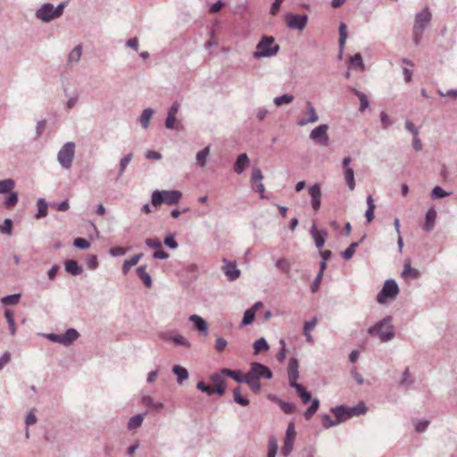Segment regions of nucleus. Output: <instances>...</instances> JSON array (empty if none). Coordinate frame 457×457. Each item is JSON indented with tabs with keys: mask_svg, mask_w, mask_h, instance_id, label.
<instances>
[{
	"mask_svg": "<svg viewBox=\"0 0 457 457\" xmlns=\"http://www.w3.org/2000/svg\"><path fill=\"white\" fill-rule=\"evenodd\" d=\"M391 316H386L368 329V334L371 337L378 336L381 342L392 340L395 336V328L392 323Z\"/></svg>",
	"mask_w": 457,
	"mask_h": 457,
	"instance_id": "nucleus-1",
	"label": "nucleus"
},
{
	"mask_svg": "<svg viewBox=\"0 0 457 457\" xmlns=\"http://www.w3.org/2000/svg\"><path fill=\"white\" fill-rule=\"evenodd\" d=\"M431 20L432 13L428 6L416 13L412 28V40L416 46L420 43L424 30L430 24Z\"/></svg>",
	"mask_w": 457,
	"mask_h": 457,
	"instance_id": "nucleus-2",
	"label": "nucleus"
},
{
	"mask_svg": "<svg viewBox=\"0 0 457 457\" xmlns=\"http://www.w3.org/2000/svg\"><path fill=\"white\" fill-rule=\"evenodd\" d=\"M274 41L273 37L263 35L256 46V50L253 54V57L259 59L276 55L280 47L278 44H274Z\"/></svg>",
	"mask_w": 457,
	"mask_h": 457,
	"instance_id": "nucleus-3",
	"label": "nucleus"
},
{
	"mask_svg": "<svg viewBox=\"0 0 457 457\" xmlns=\"http://www.w3.org/2000/svg\"><path fill=\"white\" fill-rule=\"evenodd\" d=\"M182 197L179 190H155L152 194L151 203L154 207H158L162 204L169 205L176 204Z\"/></svg>",
	"mask_w": 457,
	"mask_h": 457,
	"instance_id": "nucleus-4",
	"label": "nucleus"
},
{
	"mask_svg": "<svg viewBox=\"0 0 457 457\" xmlns=\"http://www.w3.org/2000/svg\"><path fill=\"white\" fill-rule=\"evenodd\" d=\"M74 156L75 144L73 142H67L59 150L57 160L63 169L70 170L71 168Z\"/></svg>",
	"mask_w": 457,
	"mask_h": 457,
	"instance_id": "nucleus-5",
	"label": "nucleus"
},
{
	"mask_svg": "<svg viewBox=\"0 0 457 457\" xmlns=\"http://www.w3.org/2000/svg\"><path fill=\"white\" fill-rule=\"evenodd\" d=\"M399 294V287L395 279L389 278L386 280L382 289L377 295V301L379 303H386L387 299H395Z\"/></svg>",
	"mask_w": 457,
	"mask_h": 457,
	"instance_id": "nucleus-6",
	"label": "nucleus"
},
{
	"mask_svg": "<svg viewBox=\"0 0 457 457\" xmlns=\"http://www.w3.org/2000/svg\"><path fill=\"white\" fill-rule=\"evenodd\" d=\"M245 376L256 380H260L261 378L271 379L273 374L268 366L260 362H252L250 370L245 373Z\"/></svg>",
	"mask_w": 457,
	"mask_h": 457,
	"instance_id": "nucleus-7",
	"label": "nucleus"
},
{
	"mask_svg": "<svg viewBox=\"0 0 457 457\" xmlns=\"http://www.w3.org/2000/svg\"><path fill=\"white\" fill-rule=\"evenodd\" d=\"M328 125L320 124L310 133V138L321 146H328L330 140L328 135Z\"/></svg>",
	"mask_w": 457,
	"mask_h": 457,
	"instance_id": "nucleus-8",
	"label": "nucleus"
},
{
	"mask_svg": "<svg viewBox=\"0 0 457 457\" xmlns=\"http://www.w3.org/2000/svg\"><path fill=\"white\" fill-rule=\"evenodd\" d=\"M285 21L288 28L303 30L306 27L308 16L306 14L287 13L285 16Z\"/></svg>",
	"mask_w": 457,
	"mask_h": 457,
	"instance_id": "nucleus-9",
	"label": "nucleus"
},
{
	"mask_svg": "<svg viewBox=\"0 0 457 457\" xmlns=\"http://www.w3.org/2000/svg\"><path fill=\"white\" fill-rule=\"evenodd\" d=\"M221 270L229 281H235L241 273L235 262H230L226 259L223 260Z\"/></svg>",
	"mask_w": 457,
	"mask_h": 457,
	"instance_id": "nucleus-10",
	"label": "nucleus"
},
{
	"mask_svg": "<svg viewBox=\"0 0 457 457\" xmlns=\"http://www.w3.org/2000/svg\"><path fill=\"white\" fill-rule=\"evenodd\" d=\"M53 12V4L50 3H46L42 4L38 10H37L35 16L37 19L44 22H50L52 20L54 19V15Z\"/></svg>",
	"mask_w": 457,
	"mask_h": 457,
	"instance_id": "nucleus-11",
	"label": "nucleus"
},
{
	"mask_svg": "<svg viewBox=\"0 0 457 457\" xmlns=\"http://www.w3.org/2000/svg\"><path fill=\"white\" fill-rule=\"evenodd\" d=\"M299 363L298 360L295 357H292L289 360L287 366V375H288V384L292 386L296 384L297 379L299 378Z\"/></svg>",
	"mask_w": 457,
	"mask_h": 457,
	"instance_id": "nucleus-12",
	"label": "nucleus"
},
{
	"mask_svg": "<svg viewBox=\"0 0 457 457\" xmlns=\"http://www.w3.org/2000/svg\"><path fill=\"white\" fill-rule=\"evenodd\" d=\"M309 194L312 197V207L314 211H318L320 208L321 204V188L319 184H314L309 187Z\"/></svg>",
	"mask_w": 457,
	"mask_h": 457,
	"instance_id": "nucleus-13",
	"label": "nucleus"
},
{
	"mask_svg": "<svg viewBox=\"0 0 457 457\" xmlns=\"http://www.w3.org/2000/svg\"><path fill=\"white\" fill-rule=\"evenodd\" d=\"M310 232L314 239L316 247L318 249L322 248L328 237V231L326 229L318 230L316 225L313 224Z\"/></svg>",
	"mask_w": 457,
	"mask_h": 457,
	"instance_id": "nucleus-14",
	"label": "nucleus"
},
{
	"mask_svg": "<svg viewBox=\"0 0 457 457\" xmlns=\"http://www.w3.org/2000/svg\"><path fill=\"white\" fill-rule=\"evenodd\" d=\"M306 107H307V112L306 114L308 115V119H301L297 121V125L298 126H305L307 125L308 123H314V122H317L319 120V116L316 112V110L314 108V106L312 105V104L310 102V101H307L306 102Z\"/></svg>",
	"mask_w": 457,
	"mask_h": 457,
	"instance_id": "nucleus-15",
	"label": "nucleus"
},
{
	"mask_svg": "<svg viewBox=\"0 0 457 457\" xmlns=\"http://www.w3.org/2000/svg\"><path fill=\"white\" fill-rule=\"evenodd\" d=\"M249 162L248 155L245 153L240 154L234 163V171L237 174H242L248 167Z\"/></svg>",
	"mask_w": 457,
	"mask_h": 457,
	"instance_id": "nucleus-16",
	"label": "nucleus"
},
{
	"mask_svg": "<svg viewBox=\"0 0 457 457\" xmlns=\"http://www.w3.org/2000/svg\"><path fill=\"white\" fill-rule=\"evenodd\" d=\"M211 380L215 385V390H213L219 395H223L226 390V382L221 376V373H213L210 377Z\"/></svg>",
	"mask_w": 457,
	"mask_h": 457,
	"instance_id": "nucleus-17",
	"label": "nucleus"
},
{
	"mask_svg": "<svg viewBox=\"0 0 457 457\" xmlns=\"http://www.w3.org/2000/svg\"><path fill=\"white\" fill-rule=\"evenodd\" d=\"M331 411L335 414L336 420H338V424L345 421L346 419L351 418L348 406L338 405L331 408Z\"/></svg>",
	"mask_w": 457,
	"mask_h": 457,
	"instance_id": "nucleus-18",
	"label": "nucleus"
},
{
	"mask_svg": "<svg viewBox=\"0 0 457 457\" xmlns=\"http://www.w3.org/2000/svg\"><path fill=\"white\" fill-rule=\"evenodd\" d=\"M221 375H226L238 383H245V374L244 375L241 370H230L223 368L220 370Z\"/></svg>",
	"mask_w": 457,
	"mask_h": 457,
	"instance_id": "nucleus-19",
	"label": "nucleus"
},
{
	"mask_svg": "<svg viewBox=\"0 0 457 457\" xmlns=\"http://www.w3.org/2000/svg\"><path fill=\"white\" fill-rule=\"evenodd\" d=\"M189 320L193 322L195 328L203 335L206 336L208 332L207 322L196 314H193L189 317Z\"/></svg>",
	"mask_w": 457,
	"mask_h": 457,
	"instance_id": "nucleus-20",
	"label": "nucleus"
},
{
	"mask_svg": "<svg viewBox=\"0 0 457 457\" xmlns=\"http://www.w3.org/2000/svg\"><path fill=\"white\" fill-rule=\"evenodd\" d=\"M290 386L295 389L298 396L301 398L303 403H307L312 401V394L307 391L303 385L296 383Z\"/></svg>",
	"mask_w": 457,
	"mask_h": 457,
	"instance_id": "nucleus-21",
	"label": "nucleus"
},
{
	"mask_svg": "<svg viewBox=\"0 0 457 457\" xmlns=\"http://www.w3.org/2000/svg\"><path fill=\"white\" fill-rule=\"evenodd\" d=\"M65 270L73 276H78L82 273V267L76 260H67L64 262Z\"/></svg>",
	"mask_w": 457,
	"mask_h": 457,
	"instance_id": "nucleus-22",
	"label": "nucleus"
},
{
	"mask_svg": "<svg viewBox=\"0 0 457 457\" xmlns=\"http://www.w3.org/2000/svg\"><path fill=\"white\" fill-rule=\"evenodd\" d=\"M137 274L147 288H151L153 287L152 278L146 272V265H141L137 267Z\"/></svg>",
	"mask_w": 457,
	"mask_h": 457,
	"instance_id": "nucleus-23",
	"label": "nucleus"
},
{
	"mask_svg": "<svg viewBox=\"0 0 457 457\" xmlns=\"http://www.w3.org/2000/svg\"><path fill=\"white\" fill-rule=\"evenodd\" d=\"M436 219V211L434 208H430L425 217L424 229L428 232L431 231L435 226V220Z\"/></svg>",
	"mask_w": 457,
	"mask_h": 457,
	"instance_id": "nucleus-24",
	"label": "nucleus"
},
{
	"mask_svg": "<svg viewBox=\"0 0 457 457\" xmlns=\"http://www.w3.org/2000/svg\"><path fill=\"white\" fill-rule=\"evenodd\" d=\"M142 403L150 411H160L163 408V404L162 403L154 402V399L149 395H144L142 397Z\"/></svg>",
	"mask_w": 457,
	"mask_h": 457,
	"instance_id": "nucleus-25",
	"label": "nucleus"
},
{
	"mask_svg": "<svg viewBox=\"0 0 457 457\" xmlns=\"http://www.w3.org/2000/svg\"><path fill=\"white\" fill-rule=\"evenodd\" d=\"M79 337V333L75 328H68L62 334V342L63 345L68 346L71 345L75 340H77Z\"/></svg>",
	"mask_w": 457,
	"mask_h": 457,
	"instance_id": "nucleus-26",
	"label": "nucleus"
},
{
	"mask_svg": "<svg viewBox=\"0 0 457 457\" xmlns=\"http://www.w3.org/2000/svg\"><path fill=\"white\" fill-rule=\"evenodd\" d=\"M172 372L177 376V382L181 385L185 380L188 378V371L186 368L180 365H174Z\"/></svg>",
	"mask_w": 457,
	"mask_h": 457,
	"instance_id": "nucleus-27",
	"label": "nucleus"
},
{
	"mask_svg": "<svg viewBox=\"0 0 457 457\" xmlns=\"http://www.w3.org/2000/svg\"><path fill=\"white\" fill-rule=\"evenodd\" d=\"M7 194L8 195L4 198L3 204L5 208L11 209L13 208L18 204L19 194L18 192L12 190L8 192Z\"/></svg>",
	"mask_w": 457,
	"mask_h": 457,
	"instance_id": "nucleus-28",
	"label": "nucleus"
},
{
	"mask_svg": "<svg viewBox=\"0 0 457 457\" xmlns=\"http://www.w3.org/2000/svg\"><path fill=\"white\" fill-rule=\"evenodd\" d=\"M145 413H138L132 416L128 422V429L134 430L138 428L144 420Z\"/></svg>",
	"mask_w": 457,
	"mask_h": 457,
	"instance_id": "nucleus-29",
	"label": "nucleus"
},
{
	"mask_svg": "<svg viewBox=\"0 0 457 457\" xmlns=\"http://www.w3.org/2000/svg\"><path fill=\"white\" fill-rule=\"evenodd\" d=\"M347 38V32H346V25L345 23H341L339 26V58L342 57L343 49L345 45V41Z\"/></svg>",
	"mask_w": 457,
	"mask_h": 457,
	"instance_id": "nucleus-30",
	"label": "nucleus"
},
{
	"mask_svg": "<svg viewBox=\"0 0 457 457\" xmlns=\"http://www.w3.org/2000/svg\"><path fill=\"white\" fill-rule=\"evenodd\" d=\"M153 115H154V110L151 108H146L142 112V113L139 117V122L144 129L148 128L150 120L152 119Z\"/></svg>",
	"mask_w": 457,
	"mask_h": 457,
	"instance_id": "nucleus-31",
	"label": "nucleus"
},
{
	"mask_svg": "<svg viewBox=\"0 0 457 457\" xmlns=\"http://www.w3.org/2000/svg\"><path fill=\"white\" fill-rule=\"evenodd\" d=\"M352 91L360 100L361 104L359 111L361 112H364V110L367 109L370 105V102L367 96L363 92L357 90L355 88H353Z\"/></svg>",
	"mask_w": 457,
	"mask_h": 457,
	"instance_id": "nucleus-32",
	"label": "nucleus"
},
{
	"mask_svg": "<svg viewBox=\"0 0 457 457\" xmlns=\"http://www.w3.org/2000/svg\"><path fill=\"white\" fill-rule=\"evenodd\" d=\"M320 400L318 398H314L312 401L311 405L307 408V410L303 413V417L306 420H309L318 411L320 407Z\"/></svg>",
	"mask_w": 457,
	"mask_h": 457,
	"instance_id": "nucleus-33",
	"label": "nucleus"
},
{
	"mask_svg": "<svg viewBox=\"0 0 457 457\" xmlns=\"http://www.w3.org/2000/svg\"><path fill=\"white\" fill-rule=\"evenodd\" d=\"M344 177L345 180V184L350 190H353L355 187V180H354V171L352 168H347L344 170Z\"/></svg>",
	"mask_w": 457,
	"mask_h": 457,
	"instance_id": "nucleus-34",
	"label": "nucleus"
},
{
	"mask_svg": "<svg viewBox=\"0 0 457 457\" xmlns=\"http://www.w3.org/2000/svg\"><path fill=\"white\" fill-rule=\"evenodd\" d=\"M37 213L35 215L37 219L44 218L47 215L48 203L44 198H39L37 203Z\"/></svg>",
	"mask_w": 457,
	"mask_h": 457,
	"instance_id": "nucleus-35",
	"label": "nucleus"
},
{
	"mask_svg": "<svg viewBox=\"0 0 457 457\" xmlns=\"http://www.w3.org/2000/svg\"><path fill=\"white\" fill-rule=\"evenodd\" d=\"M82 54V46H76L68 55V62L70 63H77L79 62Z\"/></svg>",
	"mask_w": 457,
	"mask_h": 457,
	"instance_id": "nucleus-36",
	"label": "nucleus"
},
{
	"mask_svg": "<svg viewBox=\"0 0 457 457\" xmlns=\"http://www.w3.org/2000/svg\"><path fill=\"white\" fill-rule=\"evenodd\" d=\"M233 396L235 403L241 406H247L250 403L249 400L246 397L241 395L240 386H237L236 388H234Z\"/></svg>",
	"mask_w": 457,
	"mask_h": 457,
	"instance_id": "nucleus-37",
	"label": "nucleus"
},
{
	"mask_svg": "<svg viewBox=\"0 0 457 457\" xmlns=\"http://www.w3.org/2000/svg\"><path fill=\"white\" fill-rule=\"evenodd\" d=\"M275 402L286 414H292L295 411V406L291 403L282 401L277 397H275Z\"/></svg>",
	"mask_w": 457,
	"mask_h": 457,
	"instance_id": "nucleus-38",
	"label": "nucleus"
},
{
	"mask_svg": "<svg viewBox=\"0 0 457 457\" xmlns=\"http://www.w3.org/2000/svg\"><path fill=\"white\" fill-rule=\"evenodd\" d=\"M410 275L413 278H418L420 276V272L419 270L412 268L411 266L410 261H407L404 263L403 270L402 272V276Z\"/></svg>",
	"mask_w": 457,
	"mask_h": 457,
	"instance_id": "nucleus-39",
	"label": "nucleus"
},
{
	"mask_svg": "<svg viewBox=\"0 0 457 457\" xmlns=\"http://www.w3.org/2000/svg\"><path fill=\"white\" fill-rule=\"evenodd\" d=\"M349 413L351 418L353 416H358L361 414H364L367 411L366 405L363 402H360L357 405L353 407H348Z\"/></svg>",
	"mask_w": 457,
	"mask_h": 457,
	"instance_id": "nucleus-40",
	"label": "nucleus"
},
{
	"mask_svg": "<svg viewBox=\"0 0 457 457\" xmlns=\"http://www.w3.org/2000/svg\"><path fill=\"white\" fill-rule=\"evenodd\" d=\"M15 182L12 179L0 180V194H6L13 189Z\"/></svg>",
	"mask_w": 457,
	"mask_h": 457,
	"instance_id": "nucleus-41",
	"label": "nucleus"
},
{
	"mask_svg": "<svg viewBox=\"0 0 457 457\" xmlns=\"http://www.w3.org/2000/svg\"><path fill=\"white\" fill-rule=\"evenodd\" d=\"M255 312L253 310H251L250 308L247 309L245 313H244V317L242 319V321L240 323V327L243 328V327H245L247 325H250L251 323H253V321L255 319Z\"/></svg>",
	"mask_w": 457,
	"mask_h": 457,
	"instance_id": "nucleus-42",
	"label": "nucleus"
},
{
	"mask_svg": "<svg viewBox=\"0 0 457 457\" xmlns=\"http://www.w3.org/2000/svg\"><path fill=\"white\" fill-rule=\"evenodd\" d=\"M21 299V294L8 295L1 298V303L4 305H15Z\"/></svg>",
	"mask_w": 457,
	"mask_h": 457,
	"instance_id": "nucleus-43",
	"label": "nucleus"
},
{
	"mask_svg": "<svg viewBox=\"0 0 457 457\" xmlns=\"http://www.w3.org/2000/svg\"><path fill=\"white\" fill-rule=\"evenodd\" d=\"M4 317L7 320L11 335H14L16 333V325L13 319V312L11 310L6 309L4 311Z\"/></svg>",
	"mask_w": 457,
	"mask_h": 457,
	"instance_id": "nucleus-44",
	"label": "nucleus"
},
{
	"mask_svg": "<svg viewBox=\"0 0 457 457\" xmlns=\"http://www.w3.org/2000/svg\"><path fill=\"white\" fill-rule=\"evenodd\" d=\"M132 158H133L132 153H129V154H126L123 158H121V160L120 162L118 178L122 176V174L126 170L128 164L131 162Z\"/></svg>",
	"mask_w": 457,
	"mask_h": 457,
	"instance_id": "nucleus-45",
	"label": "nucleus"
},
{
	"mask_svg": "<svg viewBox=\"0 0 457 457\" xmlns=\"http://www.w3.org/2000/svg\"><path fill=\"white\" fill-rule=\"evenodd\" d=\"M278 444L275 436H271L268 441V457H276Z\"/></svg>",
	"mask_w": 457,
	"mask_h": 457,
	"instance_id": "nucleus-46",
	"label": "nucleus"
},
{
	"mask_svg": "<svg viewBox=\"0 0 457 457\" xmlns=\"http://www.w3.org/2000/svg\"><path fill=\"white\" fill-rule=\"evenodd\" d=\"M269 348L270 346L264 337H261L253 343V349L255 354L260 353L261 351H267Z\"/></svg>",
	"mask_w": 457,
	"mask_h": 457,
	"instance_id": "nucleus-47",
	"label": "nucleus"
},
{
	"mask_svg": "<svg viewBox=\"0 0 457 457\" xmlns=\"http://www.w3.org/2000/svg\"><path fill=\"white\" fill-rule=\"evenodd\" d=\"M294 99H295V97L293 95L284 94L280 96L275 97L274 104L277 106H280L282 104H287L292 103L294 101Z\"/></svg>",
	"mask_w": 457,
	"mask_h": 457,
	"instance_id": "nucleus-48",
	"label": "nucleus"
},
{
	"mask_svg": "<svg viewBox=\"0 0 457 457\" xmlns=\"http://www.w3.org/2000/svg\"><path fill=\"white\" fill-rule=\"evenodd\" d=\"M245 383L249 386L250 389L254 394H259L261 392V383L259 380L245 376Z\"/></svg>",
	"mask_w": 457,
	"mask_h": 457,
	"instance_id": "nucleus-49",
	"label": "nucleus"
},
{
	"mask_svg": "<svg viewBox=\"0 0 457 457\" xmlns=\"http://www.w3.org/2000/svg\"><path fill=\"white\" fill-rule=\"evenodd\" d=\"M358 242H353L350 245L341 253L342 257L345 260H350L355 253L356 248L358 247Z\"/></svg>",
	"mask_w": 457,
	"mask_h": 457,
	"instance_id": "nucleus-50",
	"label": "nucleus"
},
{
	"mask_svg": "<svg viewBox=\"0 0 457 457\" xmlns=\"http://www.w3.org/2000/svg\"><path fill=\"white\" fill-rule=\"evenodd\" d=\"M164 125L168 129H179L181 127L180 122L177 121L176 117L170 115H167Z\"/></svg>",
	"mask_w": 457,
	"mask_h": 457,
	"instance_id": "nucleus-51",
	"label": "nucleus"
},
{
	"mask_svg": "<svg viewBox=\"0 0 457 457\" xmlns=\"http://www.w3.org/2000/svg\"><path fill=\"white\" fill-rule=\"evenodd\" d=\"M451 195V192H446L440 186H436L431 191V198L440 199Z\"/></svg>",
	"mask_w": 457,
	"mask_h": 457,
	"instance_id": "nucleus-52",
	"label": "nucleus"
},
{
	"mask_svg": "<svg viewBox=\"0 0 457 457\" xmlns=\"http://www.w3.org/2000/svg\"><path fill=\"white\" fill-rule=\"evenodd\" d=\"M209 155V147L199 151L196 154V162L199 166L204 167L206 164V158Z\"/></svg>",
	"mask_w": 457,
	"mask_h": 457,
	"instance_id": "nucleus-53",
	"label": "nucleus"
},
{
	"mask_svg": "<svg viewBox=\"0 0 457 457\" xmlns=\"http://www.w3.org/2000/svg\"><path fill=\"white\" fill-rule=\"evenodd\" d=\"M350 65L353 68H364V63L362 61V56L361 54L357 53L350 57Z\"/></svg>",
	"mask_w": 457,
	"mask_h": 457,
	"instance_id": "nucleus-54",
	"label": "nucleus"
},
{
	"mask_svg": "<svg viewBox=\"0 0 457 457\" xmlns=\"http://www.w3.org/2000/svg\"><path fill=\"white\" fill-rule=\"evenodd\" d=\"M294 442H295L294 438H287V437H285L284 445H283L282 451H281L282 454L284 456L287 457L293 451V449H294Z\"/></svg>",
	"mask_w": 457,
	"mask_h": 457,
	"instance_id": "nucleus-55",
	"label": "nucleus"
},
{
	"mask_svg": "<svg viewBox=\"0 0 457 457\" xmlns=\"http://www.w3.org/2000/svg\"><path fill=\"white\" fill-rule=\"evenodd\" d=\"M275 266L277 269H278L279 270L286 274H287L290 270V264L285 258L278 259L276 262Z\"/></svg>",
	"mask_w": 457,
	"mask_h": 457,
	"instance_id": "nucleus-56",
	"label": "nucleus"
},
{
	"mask_svg": "<svg viewBox=\"0 0 457 457\" xmlns=\"http://www.w3.org/2000/svg\"><path fill=\"white\" fill-rule=\"evenodd\" d=\"M322 425L325 428L338 425V420H333L328 414H323L321 416Z\"/></svg>",
	"mask_w": 457,
	"mask_h": 457,
	"instance_id": "nucleus-57",
	"label": "nucleus"
},
{
	"mask_svg": "<svg viewBox=\"0 0 457 457\" xmlns=\"http://www.w3.org/2000/svg\"><path fill=\"white\" fill-rule=\"evenodd\" d=\"M164 245L170 249H177L179 246L178 242L175 240L174 235L170 234L164 237Z\"/></svg>",
	"mask_w": 457,
	"mask_h": 457,
	"instance_id": "nucleus-58",
	"label": "nucleus"
},
{
	"mask_svg": "<svg viewBox=\"0 0 457 457\" xmlns=\"http://www.w3.org/2000/svg\"><path fill=\"white\" fill-rule=\"evenodd\" d=\"M73 245L78 249H87L90 247V243L83 237H77L73 241Z\"/></svg>",
	"mask_w": 457,
	"mask_h": 457,
	"instance_id": "nucleus-59",
	"label": "nucleus"
},
{
	"mask_svg": "<svg viewBox=\"0 0 457 457\" xmlns=\"http://www.w3.org/2000/svg\"><path fill=\"white\" fill-rule=\"evenodd\" d=\"M172 341L176 345H181L187 348H189L191 345L189 341L181 335H175L174 337H172Z\"/></svg>",
	"mask_w": 457,
	"mask_h": 457,
	"instance_id": "nucleus-60",
	"label": "nucleus"
},
{
	"mask_svg": "<svg viewBox=\"0 0 457 457\" xmlns=\"http://www.w3.org/2000/svg\"><path fill=\"white\" fill-rule=\"evenodd\" d=\"M262 179H263V175H262L261 169L258 167H253L252 170V177H251L252 183L262 182Z\"/></svg>",
	"mask_w": 457,
	"mask_h": 457,
	"instance_id": "nucleus-61",
	"label": "nucleus"
},
{
	"mask_svg": "<svg viewBox=\"0 0 457 457\" xmlns=\"http://www.w3.org/2000/svg\"><path fill=\"white\" fill-rule=\"evenodd\" d=\"M380 121L383 129H387L393 124L392 120L384 111L380 112Z\"/></svg>",
	"mask_w": 457,
	"mask_h": 457,
	"instance_id": "nucleus-62",
	"label": "nucleus"
},
{
	"mask_svg": "<svg viewBox=\"0 0 457 457\" xmlns=\"http://www.w3.org/2000/svg\"><path fill=\"white\" fill-rule=\"evenodd\" d=\"M0 231L2 233L12 235V221L11 219L6 218L4 221V226H1Z\"/></svg>",
	"mask_w": 457,
	"mask_h": 457,
	"instance_id": "nucleus-63",
	"label": "nucleus"
},
{
	"mask_svg": "<svg viewBox=\"0 0 457 457\" xmlns=\"http://www.w3.org/2000/svg\"><path fill=\"white\" fill-rule=\"evenodd\" d=\"M145 244L150 247L157 251L161 247H162L161 241L158 238H147L145 241Z\"/></svg>",
	"mask_w": 457,
	"mask_h": 457,
	"instance_id": "nucleus-64",
	"label": "nucleus"
}]
</instances>
